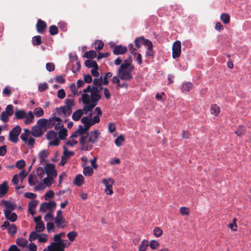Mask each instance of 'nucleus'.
I'll return each mask as SVG.
<instances>
[{
  "label": "nucleus",
  "mask_w": 251,
  "mask_h": 251,
  "mask_svg": "<svg viewBox=\"0 0 251 251\" xmlns=\"http://www.w3.org/2000/svg\"><path fill=\"white\" fill-rule=\"evenodd\" d=\"M101 95H82L81 100L85 104L83 109H78L72 115V119L78 121L84 113L87 114L97 105V101L101 98Z\"/></svg>",
  "instance_id": "obj_1"
},
{
  "label": "nucleus",
  "mask_w": 251,
  "mask_h": 251,
  "mask_svg": "<svg viewBox=\"0 0 251 251\" xmlns=\"http://www.w3.org/2000/svg\"><path fill=\"white\" fill-rule=\"evenodd\" d=\"M131 58L125 60L119 68L117 75L123 80L128 81L132 78L131 72L134 70V66L131 65Z\"/></svg>",
  "instance_id": "obj_2"
},
{
  "label": "nucleus",
  "mask_w": 251,
  "mask_h": 251,
  "mask_svg": "<svg viewBox=\"0 0 251 251\" xmlns=\"http://www.w3.org/2000/svg\"><path fill=\"white\" fill-rule=\"evenodd\" d=\"M65 106L57 107L56 112L57 115L60 116L67 117L72 113V107L74 105V100L72 99H67L65 100Z\"/></svg>",
  "instance_id": "obj_3"
},
{
  "label": "nucleus",
  "mask_w": 251,
  "mask_h": 251,
  "mask_svg": "<svg viewBox=\"0 0 251 251\" xmlns=\"http://www.w3.org/2000/svg\"><path fill=\"white\" fill-rule=\"evenodd\" d=\"M54 242L51 243L50 245L57 251H65V248L69 247L70 243H67V240L62 239L56 234L53 236Z\"/></svg>",
  "instance_id": "obj_4"
},
{
  "label": "nucleus",
  "mask_w": 251,
  "mask_h": 251,
  "mask_svg": "<svg viewBox=\"0 0 251 251\" xmlns=\"http://www.w3.org/2000/svg\"><path fill=\"white\" fill-rule=\"evenodd\" d=\"M22 128L17 126L11 130L9 134V140L14 143H17L19 141L18 137L21 132Z\"/></svg>",
  "instance_id": "obj_5"
},
{
  "label": "nucleus",
  "mask_w": 251,
  "mask_h": 251,
  "mask_svg": "<svg viewBox=\"0 0 251 251\" xmlns=\"http://www.w3.org/2000/svg\"><path fill=\"white\" fill-rule=\"evenodd\" d=\"M114 182V180L111 177H109L108 178H103L102 180L101 183L106 187L105 192L106 193V194L111 195L113 194V192L112 190V187Z\"/></svg>",
  "instance_id": "obj_6"
},
{
  "label": "nucleus",
  "mask_w": 251,
  "mask_h": 251,
  "mask_svg": "<svg viewBox=\"0 0 251 251\" xmlns=\"http://www.w3.org/2000/svg\"><path fill=\"white\" fill-rule=\"evenodd\" d=\"M102 83V76L100 78H95L93 80V86L92 87L91 94H98V93H101V90L103 89L101 86Z\"/></svg>",
  "instance_id": "obj_7"
},
{
  "label": "nucleus",
  "mask_w": 251,
  "mask_h": 251,
  "mask_svg": "<svg viewBox=\"0 0 251 251\" xmlns=\"http://www.w3.org/2000/svg\"><path fill=\"white\" fill-rule=\"evenodd\" d=\"M172 56L174 58L179 57L181 53V42L176 41L174 43L172 48Z\"/></svg>",
  "instance_id": "obj_8"
},
{
  "label": "nucleus",
  "mask_w": 251,
  "mask_h": 251,
  "mask_svg": "<svg viewBox=\"0 0 251 251\" xmlns=\"http://www.w3.org/2000/svg\"><path fill=\"white\" fill-rule=\"evenodd\" d=\"M45 171L48 176L51 177H56L57 173L55 170V165L54 164H48L45 167Z\"/></svg>",
  "instance_id": "obj_9"
},
{
  "label": "nucleus",
  "mask_w": 251,
  "mask_h": 251,
  "mask_svg": "<svg viewBox=\"0 0 251 251\" xmlns=\"http://www.w3.org/2000/svg\"><path fill=\"white\" fill-rule=\"evenodd\" d=\"M56 206V203L52 201H50L48 202H45L41 204L40 210L42 212H45L48 209L51 210L52 208H55Z\"/></svg>",
  "instance_id": "obj_10"
},
{
  "label": "nucleus",
  "mask_w": 251,
  "mask_h": 251,
  "mask_svg": "<svg viewBox=\"0 0 251 251\" xmlns=\"http://www.w3.org/2000/svg\"><path fill=\"white\" fill-rule=\"evenodd\" d=\"M100 134V132L98 130H95L93 131H91L90 133H87V136L89 137L88 142L95 143L97 142L98 135Z\"/></svg>",
  "instance_id": "obj_11"
},
{
  "label": "nucleus",
  "mask_w": 251,
  "mask_h": 251,
  "mask_svg": "<svg viewBox=\"0 0 251 251\" xmlns=\"http://www.w3.org/2000/svg\"><path fill=\"white\" fill-rule=\"evenodd\" d=\"M36 26L37 31L39 33H43L47 27V24L44 21L39 19L37 21Z\"/></svg>",
  "instance_id": "obj_12"
},
{
  "label": "nucleus",
  "mask_w": 251,
  "mask_h": 251,
  "mask_svg": "<svg viewBox=\"0 0 251 251\" xmlns=\"http://www.w3.org/2000/svg\"><path fill=\"white\" fill-rule=\"evenodd\" d=\"M4 215L7 220L11 222H15L17 219V215L15 213H12L10 210H4Z\"/></svg>",
  "instance_id": "obj_13"
},
{
  "label": "nucleus",
  "mask_w": 251,
  "mask_h": 251,
  "mask_svg": "<svg viewBox=\"0 0 251 251\" xmlns=\"http://www.w3.org/2000/svg\"><path fill=\"white\" fill-rule=\"evenodd\" d=\"M127 50V49L126 46L122 45L115 46L113 50V52L115 55L123 54Z\"/></svg>",
  "instance_id": "obj_14"
},
{
  "label": "nucleus",
  "mask_w": 251,
  "mask_h": 251,
  "mask_svg": "<svg viewBox=\"0 0 251 251\" xmlns=\"http://www.w3.org/2000/svg\"><path fill=\"white\" fill-rule=\"evenodd\" d=\"M148 42H150V40L145 39L143 37H139L136 38L134 40L135 46L137 48H139L142 45H147Z\"/></svg>",
  "instance_id": "obj_15"
},
{
  "label": "nucleus",
  "mask_w": 251,
  "mask_h": 251,
  "mask_svg": "<svg viewBox=\"0 0 251 251\" xmlns=\"http://www.w3.org/2000/svg\"><path fill=\"white\" fill-rule=\"evenodd\" d=\"M55 223L58 227L64 228L66 225L64 224L66 223V220L63 217H55L54 219Z\"/></svg>",
  "instance_id": "obj_16"
},
{
  "label": "nucleus",
  "mask_w": 251,
  "mask_h": 251,
  "mask_svg": "<svg viewBox=\"0 0 251 251\" xmlns=\"http://www.w3.org/2000/svg\"><path fill=\"white\" fill-rule=\"evenodd\" d=\"M48 121V124L47 125V127L51 128L55 126L56 122H61V119L59 117L53 116L50 118Z\"/></svg>",
  "instance_id": "obj_17"
},
{
  "label": "nucleus",
  "mask_w": 251,
  "mask_h": 251,
  "mask_svg": "<svg viewBox=\"0 0 251 251\" xmlns=\"http://www.w3.org/2000/svg\"><path fill=\"white\" fill-rule=\"evenodd\" d=\"M8 190L7 183L4 181L0 185V198H2L7 193Z\"/></svg>",
  "instance_id": "obj_18"
},
{
  "label": "nucleus",
  "mask_w": 251,
  "mask_h": 251,
  "mask_svg": "<svg viewBox=\"0 0 251 251\" xmlns=\"http://www.w3.org/2000/svg\"><path fill=\"white\" fill-rule=\"evenodd\" d=\"M31 134L35 137H39L42 135L43 132L38 126H34L32 127Z\"/></svg>",
  "instance_id": "obj_19"
},
{
  "label": "nucleus",
  "mask_w": 251,
  "mask_h": 251,
  "mask_svg": "<svg viewBox=\"0 0 251 251\" xmlns=\"http://www.w3.org/2000/svg\"><path fill=\"white\" fill-rule=\"evenodd\" d=\"M15 117L17 119L21 120L27 117V114L24 110L17 109L15 112Z\"/></svg>",
  "instance_id": "obj_20"
},
{
  "label": "nucleus",
  "mask_w": 251,
  "mask_h": 251,
  "mask_svg": "<svg viewBox=\"0 0 251 251\" xmlns=\"http://www.w3.org/2000/svg\"><path fill=\"white\" fill-rule=\"evenodd\" d=\"M193 87V85L191 82H185L183 83L181 89L183 93H187L189 92Z\"/></svg>",
  "instance_id": "obj_21"
},
{
  "label": "nucleus",
  "mask_w": 251,
  "mask_h": 251,
  "mask_svg": "<svg viewBox=\"0 0 251 251\" xmlns=\"http://www.w3.org/2000/svg\"><path fill=\"white\" fill-rule=\"evenodd\" d=\"M49 152L45 150H42L39 153V157L41 163H44L45 162V159L48 156Z\"/></svg>",
  "instance_id": "obj_22"
},
{
  "label": "nucleus",
  "mask_w": 251,
  "mask_h": 251,
  "mask_svg": "<svg viewBox=\"0 0 251 251\" xmlns=\"http://www.w3.org/2000/svg\"><path fill=\"white\" fill-rule=\"evenodd\" d=\"M210 112L211 114L217 116L220 112V107L217 104H213L211 106Z\"/></svg>",
  "instance_id": "obj_23"
},
{
  "label": "nucleus",
  "mask_w": 251,
  "mask_h": 251,
  "mask_svg": "<svg viewBox=\"0 0 251 251\" xmlns=\"http://www.w3.org/2000/svg\"><path fill=\"white\" fill-rule=\"evenodd\" d=\"M146 46L148 47L147 50L146 52V55L148 56L153 57L154 51L152 50V44L151 42H148L147 45Z\"/></svg>",
  "instance_id": "obj_24"
},
{
  "label": "nucleus",
  "mask_w": 251,
  "mask_h": 251,
  "mask_svg": "<svg viewBox=\"0 0 251 251\" xmlns=\"http://www.w3.org/2000/svg\"><path fill=\"white\" fill-rule=\"evenodd\" d=\"M83 181H84V177L81 174H78L75 177V181H74V183L76 185H77L78 186H80L82 185V184H83Z\"/></svg>",
  "instance_id": "obj_25"
},
{
  "label": "nucleus",
  "mask_w": 251,
  "mask_h": 251,
  "mask_svg": "<svg viewBox=\"0 0 251 251\" xmlns=\"http://www.w3.org/2000/svg\"><path fill=\"white\" fill-rule=\"evenodd\" d=\"M97 56L96 52L93 50H91L89 51H86L83 55V58H95Z\"/></svg>",
  "instance_id": "obj_26"
},
{
  "label": "nucleus",
  "mask_w": 251,
  "mask_h": 251,
  "mask_svg": "<svg viewBox=\"0 0 251 251\" xmlns=\"http://www.w3.org/2000/svg\"><path fill=\"white\" fill-rule=\"evenodd\" d=\"M149 246V241L147 240H143L140 245L139 246L138 250L139 251H146L147 249Z\"/></svg>",
  "instance_id": "obj_27"
},
{
  "label": "nucleus",
  "mask_w": 251,
  "mask_h": 251,
  "mask_svg": "<svg viewBox=\"0 0 251 251\" xmlns=\"http://www.w3.org/2000/svg\"><path fill=\"white\" fill-rule=\"evenodd\" d=\"M68 130L65 128H62L58 132V137L60 140H64L67 136Z\"/></svg>",
  "instance_id": "obj_28"
},
{
  "label": "nucleus",
  "mask_w": 251,
  "mask_h": 251,
  "mask_svg": "<svg viewBox=\"0 0 251 251\" xmlns=\"http://www.w3.org/2000/svg\"><path fill=\"white\" fill-rule=\"evenodd\" d=\"M85 65L88 68H95L98 67V64L95 61L92 60H86L85 61Z\"/></svg>",
  "instance_id": "obj_29"
},
{
  "label": "nucleus",
  "mask_w": 251,
  "mask_h": 251,
  "mask_svg": "<svg viewBox=\"0 0 251 251\" xmlns=\"http://www.w3.org/2000/svg\"><path fill=\"white\" fill-rule=\"evenodd\" d=\"M17 244L21 247H25L27 246L28 241L22 238H18L16 240Z\"/></svg>",
  "instance_id": "obj_30"
},
{
  "label": "nucleus",
  "mask_w": 251,
  "mask_h": 251,
  "mask_svg": "<svg viewBox=\"0 0 251 251\" xmlns=\"http://www.w3.org/2000/svg\"><path fill=\"white\" fill-rule=\"evenodd\" d=\"M78 233L75 231H72L68 233L67 236L69 241L71 242L75 240V238L77 236Z\"/></svg>",
  "instance_id": "obj_31"
},
{
  "label": "nucleus",
  "mask_w": 251,
  "mask_h": 251,
  "mask_svg": "<svg viewBox=\"0 0 251 251\" xmlns=\"http://www.w3.org/2000/svg\"><path fill=\"white\" fill-rule=\"evenodd\" d=\"M2 201L3 202L4 206L6 208V209L10 210L11 211V210L15 209V205L12 203L10 201L4 200H3Z\"/></svg>",
  "instance_id": "obj_32"
},
{
  "label": "nucleus",
  "mask_w": 251,
  "mask_h": 251,
  "mask_svg": "<svg viewBox=\"0 0 251 251\" xmlns=\"http://www.w3.org/2000/svg\"><path fill=\"white\" fill-rule=\"evenodd\" d=\"M83 173L85 176H90L93 174L94 171L92 168L87 166L84 168Z\"/></svg>",
  "instance_id": "obj_33"
},
{
  "label": "nucleus",
  "mask_w": 251,
  "mask_h": 251,
  "mask_svg": "<svg viewBox=\"0 0 251 251\" xmlns=\"http://www.w3.org/2000/svg\"><path fill=\"white\" fill-rule=\"evenodd\" d=\"M34 118V115L32 111H29L27 115V117L25 118L26 120L25 121V123L26 125L29 124L33 122V120Z\"/></svg>",
  "instance_id": "obj_34"
},
{
  "label": "nucleus",
  "mask_w": 251,
  "mask_h": 251,
  "mask_svg": "<svg viewBox=\"0 0 251 251\" xmlns=\"http://www.w3.org/2000/svg\"><path fill=\"white\" fill-rule=\"evenodd\" d=\"M37 204L38 202L36 200H32L30 201V203L28 204L29 211L31 214H34V212L32 210V209H34L37 206Z\"/></svg>",
  "instance_id": "obj_35"
},
{
  "label": "nucleus",
  "mask_w": 251,
  "mask_h": 251,
  "mask_svg": "<svg viewBox=\"0 0 251 251\" xmlns=\"http://www.w3.org/2000/svg\"><path fill=\"white\" fill-rule=\"evenodd\" d=\"M46 137L48 140H52L57 138V133L51 130L47 132Z\"/></svg>",
  "instance_id": "obj_36"
},
{
  "label": "nucleus",
  "mask_w": 251,
  "mask_h": 251,
  "mask_svg": "<svg viewBox=\"0 0 251 251\" xmlns=\"http://www.w3.org/2000/svg\"><path fill=\"white\" fill-rule=\"evenodd\" d=\"M125 141V137L121 134L115 140V143L118 147L121 146Z\"/></svg>",
  "instance_id": "obj_37"
},
{
  "label": "nucleus",
  "mask_w": 251,
  "mask_h": 251,
  "mask_svg": "<svg viewBox=\"0 0 251 251\" xmlns=\"http://www.w3.org/2000/svg\"><path fill=\"white\" fill-rule=\"evenodd\" d=\"M246 132V128L244 126H240L238 129L235 131L234 133L239 136L243 135Z\"/></svg>",
  "instance_id": "obj_38"
},
{
  "label": "nucleus",
  "mask_w": 251,
  "mask_h": 251,
  "mask_svg": "<svg viewBox=\"0 0 251 251\" xmlns=\"http://www.w3.org/2000/svg\"><path fill=\"white\" fill-rule=\"evenodd\" d=\"M45 227L43 222L37 223L35 226V230L36 232H41L45 230Z\"/></svg>",
  "instance_id": "obj_39"
},
{
  "label": "nucleus",
  "mask_w": 251,
  "mask_h": 251,
  "mask_svg": "<svg viewBox=\"0 0 251 251\" xmlns=\"http://www.w3.org/2000/svg\"><path fill=\"white\" fill-rule=\"evenodd\" d=\"M221 19L225 24H227L229 23L230 16L228 14L223 13L221 15Z\"/></svg>",
  "instance_id": "obj_40"
},
{
  "label": "nucleus",
  "mask_w": 251,
  "mask_h": 251,
  "mask_svg": "<svg viewBox=\"0 0 251 251\" xmlns=\"http://www.w3.org/2000/svg\"><path fill=\"white\" fill-rule=\"evenodd\" d=\"M8 232L11 235H14L17 231V228L15 225L12 224L7 228Z\"/></svg>",
  "instance_id": "obj_41"
},
{
  "label": "nucleus",
  "mask_w": 251,
  "mask_h": 251,
  "mask_svg": "<svg viewBox=\"0 0 251 251\" xmlns=\"http://www.w3.org/2000/svg\"><path fill=\"white\" fill-rule=\"evenodd\" d=\"M41 43V37L39 35L35 36L32 38V44L34 46H38Z\"/></svg>",
  "instance_id": "obj_42"
},
{
  "label": "nucleus",
  "mask_w": 251,
  "mask_h": 251,
  "mask_svg": "<svg viewBox=\"0 0 251 251\" xmlns=\"http://www.w3.org/2000/svg\"><path fill=\"white\" fill-rule=\"evenodd\" d=\"M37 124L42 127H47L48 121L46 119H40L38 121Z\"/></svg>",
  "instance_id": "obj_43"
},
{
  "label": "nucleus",
  "mask_w": 251,
  "mask_h": 251,
  "mask_svg": "<svg viewBox=\"0 0 251 251\" xmlns=\"http://www.w3.org/2000/svg\"><path fill=\"white\" fill-rule=\"evenodd\" d=\"M63 148L64 149L63 151V156L66 157L67 159H68L71 156L74 154V152L68 151L65 146H64Z\"/></svg>",
  "instance_id": "obj_44"
},
{
  "label": "nucleus",
  "mask_w": 251,
  "mask_h": 251,
  "mask_svg": "<svg viewBox=\"0 0 251 251\" xmlns=\"http://www.w3.org/2000/svg\"><path fill=\"white\" fill-rule=\"evenodd\" d=\"M58 30L57 26L52 25L50 26L49 32L51 35H54L58 33Z\"/></svg>",
  "instance_id": "obj_45"
},
{
  "label": "nucleus",
  "mask_w": 251,
  "mask_h": 251,
  "mask_svg": "<svg viewBox=\"0 0 251 251\" xmlns=\"http://www.w3.org/2000/svg\"><path fill=\"white\" fill-rule=\"evenodd\" d=\"M70 88L73 92V94H81V92H78L77 87L75 83H72L70 85Z\"/></svg>",
  "instance_id": "obj_46"
},
{
  "label": "nucleus",
  "mask_w": 251,
  "mask_h": 251,
  "mask_svg": "<svg viewBox=\"0 0 251 251\" xmlns=\"http://www.w3.org/2000/svg\"><path fill=\"white\" fill-rule=\"evenodd\" d=\"M149 246L152 250H155L159 246V243L156 240H152L149 243Z\"/></svg>",
  "instance_id": "obj_47"
},
{
  "label": "nucleus",
  "mask_w": 251,
  "mask_h": 251,
  "mask_svg": "<svg viewBox=\"0 0 251 251\" xmlns=\"http://www.w3.org/2000/svg\"><path fill=\"white\" fill-rule=\"evenodd\" d=\"M9 116H10L4 111H2L1 113L0 119L4 123H6L9 120Z\"/></svg>",
  "instance_id": "obj_48"
},
{
  "label": "nucleus",
  "mask_w": 251,
  "mask_h": 251,
  "mask_svg": "<svg viewBox=\"0 0 251 251\" xmlns=\"http://www.w3.org/2000/svg\"><path fill=\"white\" fill-rule=\"evenodd\" d=\"M34 113L36 117H41L44 114V110L41 107H38L34 110Z\"/></svg>",
  "instance_id": "obj_49"
},
{
  "label": "nucleus",
  "mask_w": 251,
  "mask_h": 251,
  "mask_svg": "<svg viewBox=\"0 0 251 251\" xmlns=\"http://www.w3.org/2000/svg\"><path fill=\"white\" fill-rule=\"evenodd\" d=\"M81 65L79 62H76L75 65H74L72 68V71L73 73H76L80 69Z\"/></svg>",
  "instance_id": "obj_50"
},
{
  "label": "nucleus",
  "mask_w": 251,
  "mask_h": 251,
  "mask_svg": "<svg viewBox=\"0 0 251 251\" xmlns=\"http://www.w3.org/2000/svg\"><path fill=\"white\" fill-rule=\"evenodd\" d=\"M39 236V234L37 233L36 231H32L30 234L28 240L30 242H32V241H34V240L37 239V238H38Z\"/></svg>",
  "instance_id": "obj_51"
},
{
  "label": "nucleus",
  "mask_w": 251,
  "mask_h": 251,
  "mask_svg": "<svg viewBox=\"0 0 251 251\" xmlns=\"http://www.w3.org/2000/svg\"><path fill=\"white\" fill-rule=\"evenodd\" d=\"M82 147L81 148V150L84 151H90L93 148V146L91 144H89L87 142L86 143H84L83 145H81Z\"/></svg>",
  "instance_id": "obj_52"
},
{
  "label": "nucleus",
  "mask_w": 251,
  "mask_h": 251,
  "mask_svg": "<svg viewBox=\"0 0 251 251\" xmlns=\"http://www.w3.org/2000/svg\"><path fill=\"white\" fill-rule=\"evenodd\" d=\"M153 233L156 237H159L162 235L163 231L160 227H156L153 230Z\"/></svg>",
  "instance_id": "obj_53"
},
{
  "label": "nucleus",
  "mask_w": 251,
  "mask_h": 251,
  "mask_svg": "<svg viewBox=\"0 0 251 251\" xmlns=\"http://www.w3.org/2000/svg\"><path fill=\"white\" fill-rule=\"evenodd\" d=\"M4 111L10 116L13 115L14 114L13 106L12 105H8L5 108V111Z\"/></svg>",
  "instance_id": "obj_54"
},
{
  "label": "nucleus",
  "mask_w": 251,
  "mask_h": 251,
  "mask_svg": "<svg viewBox=\"0 0 251 251\" xmlns=\"http://www.w3.org/2000/svg\"><path fill=\"white\" fill-rule=\"evenodd\" d=\"M47 229L48 232L55 231L54 224L52 222H48L47 224Z\"/></svg>",
  "instance_id": "obj_55"
},
{
  "label": "nucleus",
  "mask_w": 251,
  "mask_h": 251,
  "mask_svg": "<svg viewBox=\"0 0 251 251\" xmlns=\"http://www.w3.org/2000/svg\"><path fill=\"white\" fill-rule=\"evenodd\" d=\"M237 219L236 218H234L233 220V222L232 223H230L228 226L232 230L236 231L237 228V226L236 224Z\"/></svg>",
  "instance_id": "obj_56"
},
{
  "label": "nucleus",
  "mask_w": 251,
  "mask_h": 251,
  "mask_svg": "<svg viewBox=\"0 0 251 251\" xmlns=\"http://www.w3.org/2000/svg\"><path fill=\"white\" fill-rule=\"evenodd\" d=\"M54 192L51 190H49L46 192L45 195V199L48 200L49 199H51L54 197Z\"/></svg>",
  "instance_id": "obj_57"
},
{
  "label": "nucleus",
  "mask_w": 251,
  "mask_h": 251,
  "mask_svg": "<svg viewBox=\"0 0 251 251\" xmlns=\"http://www.w3.org/2000/svg\"><path fill=\"white\" fill-rule=\"evenodd\" d=\"M25 166V162L24 160H20L17 162L16 166L19 169H23Z\"/></svg>",
  "instance_id": "obj_58"
},
{
  "label": "nucleus",
  "mask_w": 251,
  "mask_h": 251,
  "mask_svg": "<svg viewBox=\"0 0 251 251\" xmlns=\"http://www.w3.org/2000/svg\"><path fill=\"white\" fill-rule=\"evenodd\" d=\"M69 57L70 59V62L77 61L78 59L77 55L75 53L70 52L69 54Z\"/></svg>",
  "instance_id": "obj_59"
},
{
  "label": "nucleus",
  "mask_w": 251,
  "mask_h": 251,
  "mask_svg": "<svg viewBox=\"0 0 251 251\" xmlns=\"http://www.w3.org/2000/svg\"><path fill=\"white\" fill-rule=\"evenodd\" d=\"M180 213L183 215H187L189 214L190 210L188 208L186 207H181L180 208Z\"/></svg>",
  "instance_id": "obj_60"
},
{
  "label": "nucleus",
  "mask_w": 251,
  "mask_h": 251,
  "mask_svg": "<svg viewBox=\"0 0 251 251\" xmlns=\"http://www.w3.org/2000/svg\"><path fill=\"white\" fill-rule=\"evenodd\" d=\"M46 68L49 72H52L54 70V64L52 62L48 63L46 64Z\"/></svg>",
  "instance_id": "obj_61"
},
{
  "label": "nucleus",
  "mask_w": 251,
  "mask_h": 251,
  "mask_svg": "<svg viewBox=\"0 0 251 251\" xmlns=\"http://www.w3.org/2000/svg\"><path fill=\"white\" fill-rule=\"evenodd\" d=\"M95 49L98 50H100L102 49L104 44L103 43L100 41V40H97L95 42Z\"/></svg>",
  "instance_id": "obj_62"
},
{
  "label": "nucleus",
  "mask_w": 251,
  "mask_h": 251,
  "mask_svg": "<svg viewBox=\"0 0 251 251\" xmlns=\"http://www.w3.org/2000/svg\"><path fill=\"white\" fill-rule=\"evenodd\" d=\"M48 88V84L47 83H40L38 85V90L39 92H42Z\"/></svg>",
  "instance_id": "obj_63"
},
{
  "label": "nucleus",
  "mask_w": 251,
  "mask_h": 251,
  "mask_svg": "<svg viewBox=\"0 0 251 251\" xmlns=\"http://www.w3.org/2000/svg\"><path fill=\"white\" fill-rule=\"evenodd\" d=\"M81 122L84 125H87L88 124H92V122H91V118H89V117H87V116H85V117H83L81 120Z\"/></svg>",
  "instance_id": "obj_64"
}]
</instances>
